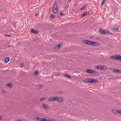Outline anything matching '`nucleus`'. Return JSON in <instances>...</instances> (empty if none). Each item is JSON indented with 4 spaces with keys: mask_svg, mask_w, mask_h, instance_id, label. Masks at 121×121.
<instances>
[{
    "mask_svg": "<svg viewBox=\"0 0 121 121\" xmlns=\"http://www.w3.org/2000/svg\"><path fill=\"white\" fill-rule=\"evenodd\" d=\"M60 74H56V76H60Z\"/></svg>",
    "mask_w": 121,
    "mask_h": 121,
    "instance_id": "4c0bfd02",
    "label": "nucleus"
},
{
    "mask_svg": "<svg viewBox=\"0 0 121 121\" xmlns=\"http://www.w3.org/2000/svg\"><path fill=\"white\" fill-rule=\"evenodd\" d=\"M9 60V57L6 58H5V61L6 63H7Z\"/></svg>",
    "mask_w": 121,
    "mask_h": 121,
    "instance_id": "a211bd4d",
    "label": "nucleus"
},
{
    "mask_svg": "<svg viewBox=\"0 0 121 121\" xmlns=\"http://www.w3.org/2000/svg\"><path fill=\"white\" fill-rule=\"evenodd\" d=\"M57 1H55L54 3L53 4V12L54 13H56L58 11V9L57 6Z\"/></svg>",
    "mask_w": 121,
    "mask_h": 121,
    "instance_id": "f257e3e1",
    "label": "nucleus"
},
{
    "mask_svg": "<svg viewBox=\"0 0 121 121\" xmlns=\"http://www.w3.org/2000/svg\"><path fill=\"white\" fill-rule=\"evenodd\" d=\"M35 118L38 121H46V119H44L43 118H40L39 117H35Z\"/></svg>",
    "mask_w": 121,
    "mask_h": 121,
    "instance_id": "7ed1b4c3",
    "label": "nucleus"
},
{
    "mask_svg": "<svg viewBox=\"0 0 121 121\" xmlns=\"http://www.w3.org/2000/svg\"><path fill=\"white\" fill-rule=\"evenodd\" d=\"M38 15V14H35V17H36Z\"/></svg>",
    "mask_w": 121,
    "mask_h": 121,
    "instance_id": "ea45409f",
    "label": "nucleus"
},
{
    "mask_svg": "<svg viewBox=\"0 0 121 121\" xmlns=\"http://www.w3.org/2000/svg\"><path fill=\"white\" fill-rule=\"evenodd\" d=\"M43 107L44 108L46 109L48 107V105H47L45 104H43Z\"/></svg>",
    "mask_w": 121,
    "mask_h": 121,
    "instance_id": "ddd939ff",
    "label": "nucleus"
},
{
    "mask_svg": "<svg viewBox=\"0 0 121 121\" xmlns=\"http://www.w3.org/2000/svg\"><path fill=\"white\" fill-rule=\"evenodd\" d=\"M117 69H113L112 70V71L113 72H116V71H117Z\"/></svg>",
    "mask_w": 121,
    "mask_h": 121,
    "instance_id": "c85d7f7f",
    "label": "nucleus"
},
{
    "mask_svg": "<svg viewBox=\"0 0 121 121\" xmlns=\"http://www.w3.org/2000/svg\"><path fill=\"white\" fill-rule=\"evenodd\" d=\"M60 47V44H59L57 45L54 46L53 48L55 50H57Z\"/></svg>",
    "mask_w": 121,
    "mask_h": 121,
    "instance_id": "6e6552de",
    "label": "nucleus"
},
{
    "mask_svg": "<svg viewBox=\"0 0 121 121\" xmlns=\"http://www.w3.org/2000/svg\"><path fill=\"white\" fill-rule=\"evenodd\" d=\"M99 43L97 42H92L91 45L94 46H96L98 45Z\"/></svg>",
    "mask_w": 121,
    "mask_h": 121,
    "instance_id": "9d476101",
    "label": "nucleus"
},
{
    "mask_svg": "<svg viewBox=\"0 0 121 121\" xmlns=\"http://www.w3.org/2000/svg\"><path fill=\"white\" fill-rule=\"evenodd\" d=\"M117 57V55L111 56L110 57L112 59L117 60V59L116 58Z\"/></svg>",
    "mask_w": 121,
    "mask_h": 121,
    "instance_id": "f8f14e48",
    "label": "nucleus"
},
{
    "mask_svg": "<svg viewBox=\"0 0 121 121\" xmlns=\"http://www.w3.org/2000/svg\"><path fill=\"white\" fill-rule=\"evenodd\" d=\"M99 67H100V70H103L104 69V66L103 65H100Z\"/></svg>",
    "mask_w": 121,
    "mask_h": 121,
    "instance_id": "393cba45",
    "label": "nucleus"
},
{
    "mask_svg": "<svg viewBox=\"0 0 121 121\" xmlns=\"http://www.w3.org/2000/svg\"><path fill=\"white\" fill-rule=\"evenodd\" d=\"M2 117L1 116H0V120H1L2 119Z\"/></svg>",
    "mask_w": 121,
    "mask_h": 121,
    "instance_id": "a19ab883",
    "label": "nucleus"
},
{
    "mask_svg": "<svg viewBox=\"0 0 121 121\" xmlns=\"http://www.w3.org/2000/svg\"><path fill=\"white\" fill-rule=\"evenodd\" d=\"M42 85H40L37 86V88L38 89H40L42 88Z\"/></svg>",
    "mask_w": 121,
    "mask_h": 121,
    "instance_id": "aec40b11",
    "label": "nucleus"
},
{
    "mask_svg": "<svg viewBox=\"0 0 121 121\" xmlns=\"http://www.w3.org/2000/svg\"><path fill=\"white\" fill-rule=\"evenodd\" d=\"M90 83H96L98 81V80H97L95 79H90Z\"/></svg>",
    "mask_w": 121,
    "mask_h": 121,
    "instance_id": "423d86ee",
    "label": "nucleus"
},
{
    "mask_svg": "<svg viewBox=\"0 0 121 121\" xmlns=\"http://www.w3.org/2000/svg\"><path fill=\"white\" fill-rule=\"evenodd\" d=\"M100 66L97 65L96 66V67L97 68V69H100V67H99Z\"/></svg>",
    "mask_w": 121,
    "mask_h": 121,
    "instance_id": "cd10ccee",
    "label": "nucleus"
},
{
    "mask_svg": "<svg viewBox=\"0 0 121 121\" xmlns=\"http://www.w3.org/2000/svg\"><path fill=\"white\" fill-rule=\"evenodd\" d=\"M50 17L52 18H54L55 17V16L54 15H52L50 16Z\"/></svg>",
    "mask_w": 121,
    "mask_h": 121,
    "instance_id": "a878e982",
    "label": "nucleus"
},
{
    "mask_svg": "<svg viewBox=\"0 0 121 121\" xmlns=\"http://www.w3.org/2000/svg\"><path fill=\"white\" fill-rule=\"evenodd\" d=\"M117 57L116 58L117 60H121V56L119 55H117Z\"/></svg>",
    "mask_w": 121,
    "mask_h": 121,
    "instance_id": "4468645a",
    "label": "nucleus"
},
{
    "mask_svg": "<svg viewBox=\"0 0 121 121\" xmlns=\"http://www.w3.org/2000/svg\"><path fill=\"white\" fill-rule=\"evenodd\" d=\"M120 113L121 115V110H117V114Z\"/></svg>",
    "mask_w": 121,
    "mask_h": 121,
    "instance_id": "bb28decb",
    "label": "nucleus"
},
{
    "mask_svg": "<svg viewBox=\"0 0 121 121\" xmlns=\"http://www.w3.org/2000/svg\"><path fill=\"white\" fill-rule=\"evenodd\" d=\"M85 8V6H84L82 7L80 9V10H82L84 9Z\"/></svg>",
    "mask_w": 121,
    "mask_h": 121,
    "instance_id": "473e14b6",
    "label": "nucleus"
},
{
    "mask_svg": "<svg viewBox=\"0 0 121 121\" xmlns=\"http://www.w3.org/2000/svg\"><path fill=\"white\" fill-rule=\"evenodd\" d=\"M63 75L69 78H71V77L70 75L68 74L64 73L63 74Z\"/></svg>",
    "mask_w": 121,
    "mask_h": 121,
    "instance_id": "2eb2a0df",
    "label": "nucleus"
},
{
    "mask_svg": "<svg viewBox=\"0 0 121 121\" xmlns=\"http://www.w3.org/2000/svg\"><path fill=\"white\" fill-rule=\"evenodd\" d=\"M17 121H22V120H20V119H19V120H17Z\"/></svg>",
    "mask_w": 121,
    "mask_h": 121,
    "instance_id": "58836bf2",
    "label": "nucleus"
},
{
    "mask_svg": "<svg viewBox=\"0 0 121 121\" xmlns=\"http://www.w3.org/2000/svg\"><path fill=\"white\" fill-rule=\"evenodd\" d=\"M3 90H1L2 92H3Z\"/></svg>",
    "mask_w": 121,
    "mask_h": 121,
    "instance_id": "c03bdc74",
    "label": "nucleus"
},
{
    "mask_svg": "<svg viewBox=\"0 0 121 121\" xmlns=\"http://www.w3.org/2000/svg\"><path fill=\"white\" fill-rule=\"evenodd\" d=\"M24 66V65L23 64H21V65L20 66L21 68H22Z\"/></svg>",
    "mask_w": 121,
    "mask_h": 121,
    "instance_id": "f704fd0d",
    "label": "nucleus"
},
{
    "mask_svg": "<svg viewBox=\"0 0 121 121\" xmlns=\"http://www.w3.org/2000/svg\"><path fill=\"white\" fill-rule=\"evenodd\" d=\"M46 121H56L55 120L53 119H46Z\"/></svg>",
    "mask_w": 121,
    "mask_h": 121,
    "instance_id": "4be33fe9",
    "label": "nucleus"
},
{
    "mask_svg": "<svg viewBox=\"0 0 121 121\" xmlns=\"http://www.w3.org/2000/svg\"><path fill=\"white\" fill-rule=\"evenodd\" d=\"M118 73H121V70H118V69H117V71H116Z\"/></svg>",
    "mask_w": 121,
    "mask_h": 121,
    "instance_id": "c756f323",
    "label": "nucleus"
},
{
    "mask_svg": "<svg viewBox=\"0 0 121 121\" xmlns=\"http://www.w3.org/2000/svg\"><path fill=\"white\" fill-rule=\"evenodd\" d=\"M63 98L61 97V102H62L63 101Z\"/></svg>",
    "mask_w": 121,
    "mask_h": 121,
    "instance_id": "e433bc0d",
    "label": "nucleus"
},
{
    "mask_svg": "<svg viewBox=\"0 0 121 121\" xmlns=\"http://www.w3.org/2000/svg\"><path fill=\"white\" fill-rule=\"evenodd\" d=\"M113 30L115 31H117L118 30V28L116 27H114L113 28Z\"/></svg>",
    "mask_w": 121,
    "mask_h": 121,
    "instance_id": "b1692460",
    "label": "nucleus"
},
{
    "mask_svg": "<svg viewBox=\"0 0 121 121\" xmlns=\"http://www.w3.org/2000/svg\"><path fill=\"white\" fill-rule=\"evenodd\" d=\"M71 0H68V1L69 2H70L71 1Z\"/></svg>",
    "mask_w": 121,
    "mask_h": 121,
    "instance_id": "37998d69",
    "label": "nucleus"
},
{
    "mask_svg": "<svg viewBox=\"0 0 121 121\" xmlns=\"http://www.w3.org/2000/svg\"><path fill=\"white\" fill-rule=\"evenodd\" d=\"M86 72L87 73H95V71L90 69L87 70Z\"/></svg>",
    "mask_w": 121,
    "mask_h": 121,
    "instance_id": "0eeeda50",
    "label": "nucleus"
},
{
    "mask_svg": "<svg viewBox=\"0 0 121 121\" xmlns=\"http://www.w3.org/2000/svg\"><path fill=\"white\" fill-rule=\"evenodd\" d=\"M53 101H57L58 102L60 101V97H52Z\"/></svg>",
    "mask_w": 121,
    "mask_h": 121,
    "instance_id": "20e7f679",
    "label": "nucleus"
},
{
    "mask_svg": "<svg viewBox=\"0 0 121 121\" xmlns=\"http://www.w3.org/2000/svg\"><path fill=\"white\" fill-rule=\"evenodd\" d=\"M117 110L114 109H113L112 110V111L113 113L117 114Z\"/></svg>",
    "mask_w": 121,
    "mask_h": 121,
    "instance_id": "6ab92c4d",
    "label": "nucleus"
},
{
    "mask_svg": "<svg viewBox=\"0 0 121 121\" xmlns=\"http://www.w3.org/2000/svg\"><path fill=\"white\" fill-rule=\"evenodd\" d=\"M106 2V0H103L102 2V5H103Z\"/></svg>",
    "mask_w": 121,
    "mask_h": 121,
    "instance_id": "5701e85b",
    "label": "nucleus"
},
{
    "mask_svg": "<svg viewBox=\"0 0 121 121\" xmlns=\"http://www.w3.org/2000/svg\"><path fill=\"white\" fill-rule=\"evenodd\" d=\"M6 86H9L10 88H11L12 87V85L11 83H9L6 84Z\"/></svg>",
    "mask_w": 121,
    "mask_h": 121,
    "instance_id": "dca6fc26",
    "label": "nucleus"
},
{
    "mask_svg": "<svg viewBox=\"0 0 121 121\" xmlns=\"http://www.w3.org/2000/svg\"><path fill=\"white\" fill-rule=\"evenodd\" d=\"M83 81L86 83H90V79H86L83 80Z\"/></svg>",
    "mask_w": 121,
    "mask_h": 121,
    "instance_id": "9b49d317",
    "label": "nucleus"
},
{
    "mask_svg": "<svg viewBox=\"0 0 121 121\" xmlns=\"http://www.w3.org/2000/svg\"><path fill=\"white\" fill-rule=\"evenodd\" d=\"M6 37V36H9V37H10L11 36V35H8L7 34H5L4 35Z\"/></svg>",
    "mask_w": 121,
    "mask_h": 121,
    "instance_id": "72a5a7b5",
    "label": "nucleus"
},
{
    "mask_svg": "<svg viewBox=\"0 0 121 121\" xmlns=\"http://www.w3.org/2000/svg\"><path fill=\"white\" fill-rule=\"evenodd\" d=\"M107 34H111V33L110 32H108V33Z\"/></svg>",
    "mask_w": 121,
    "mask_h": 121,
    "instance_id": "79ce46f5",
    "label": "nucleus"
},
{
    "mask_svg": "<svg viewBox=\"0 0 121 121\" xmlns=\"http://www.w3.org/2000/svg\"><path fill=\"white\" fill-rule=\"evenodd\" d=\"M31 32L32 33L34 34H38L39 32L36 30L33 29H31Z\"/></svg>",
    "mask_w": 121,
    "mask_h": 121,
    "instance_id": "1a4fd4ad",
    "label": "nucleus"
},
{
    "mask_svg": "<svg viewBox=\"0 0 121 121\" xmlns=\"http://www.w3.org/2000/svg\"><path fill=\"white\" fill-rule=\"evenodd\" d=\"M53 98L52 97H50L49 98V99L48 100V101H53V98Z\"/></svg>",
    "mask_w": 121,
    "mask_h": 121,
    "instance_id": "412c9836",
    "label": "nucleus"
},
{
    "mask_svg": "<svg viewBox=\"0 0 121 121\" xmlns=\"http://www.w3.org/2000/svg\"><path fill=\"white\" fill-rule=\"evenodd\" d=\"M89 14V12H85L83 13V17H84V16H85L86 15H88V14Z\"/></svg>",
    "mask_w": 121,
    "mask_h": 121,
    "instance_id": "f3484780",
    "label": "nucleus"
},
{
    "mask_svg": "<svg viewBox=\"0 0 121 121\" xmlns=\"http://www.w3.org/2000/svg\"><path fill=\"white\" fill-rule=\"evenodd\" d=\"M100 33L101 34L105 35L108 33V31L107 30H103L102 29H100L99 30Z\"/></svg>",
    "mask_w": 121,
    "mask_h": 121,
    "instance_id": "f03ea898",
    "label": "nucleus"
},
{
    "mask_svg": "<svg viewBox=\"0 0 121 121\" xmlns=\"http://www.w3.org/2000/svg\"><path fill=\"white\" fill-rule=\"evenodd\" d=\"M92 42L91 41L86 40H83V41L84 43L90 45L91 44Z\"/></svg>",
    "mask_w": 121,
    "mask_h": 121,
    "instance_id": "39448f33",
    "label": "nucleus"
},
{
    "mask_svg": "<svg viewBox=\"0 0 121 121\" xmlns=\"http://www.w3.org/2000/svg\"><path fill=\"white\" fill-rule=\"evenodd\" d=\"M45 99V97H44L43 98H42L40 99V100L42 101V100H44Z\"/></svg>",
    "mask_w": 121,
    "mask_h": 121,
    "instance_id": "2f4dec72",
    "label": "nucleus"
},
{
    "mask_svg": "<svg viewBox=\"0 0 121 121\" xmlns=\"http://www.w3.org/2000/svg\"><path fill=\"white\" fill-rule=\"evenodd\" d=\"M65 14L62 12H61V16H63L64 15H65Z\"/></svg>",
    "mask_w": 121,
    "mask_h": 121,
    "instance_id": "c9c22d12",
    "label": "nucleus"
},
{
    "mask_svg": "<svg viewBox=\"0 0 121 121\" xmlns=\"http://www.w3.org/2000/svg\"><path fill=\"white\" fill-rule=\"evenodd\" d=\"M38 73V72L37 71H35V72L34 73L35 75L37 74Z\"/></svg>",
    "mask_w": 121,
    "mask_h": 121,
    "instance_id": "7c9ffc66",
    "label": "nucleus"
}]
</instances>
